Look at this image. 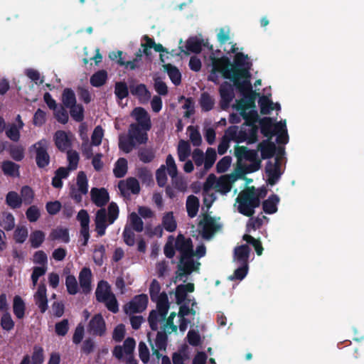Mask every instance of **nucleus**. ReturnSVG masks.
I'll use <instances>...</instances> for the list:
<instances>
[{"mask_svg":"<svg viewBox=\"0 0 364 364\" xmlns=\"http://www.w3.org/2000/svg\"><path fill=\"white\" fill-rule=\"evenodd\" d=\"M212 63V74L220 73L224 79L230 80L233 85L247 77L251 70L252 63L248 61V55L243 53H237L233 62L227 56L216 58L213 54L210 56Z\"/></svg>","mask_w":364,"mask_h":364,"instance_id":"obj_1","label":"nucleus"},{"mask_svg":"<svg viewBox=\"0 0 364 364\" xmlns=\"http://www.w3.org/2000/svg\"><path fill=\"white\" fill-rule=\"evenodd\" d=\"M250 70L247 77H241L233 85L243 96L237 105V109H248L255 107V100L259 94L252 90Z\"/></svg>","mask_w":364,"mask_h":364,"instance_id":"obj_2","label":"nucleus"},{"mask_svg":"<svg viewBox=\"0 0 364 364\" xmlns=\"http://www.w3.org/2000/svg\"><path fill=\"white\" fill-rule=\"evenodd\" d=\"M238 212L247 217L255 214V209L259 207L261 201L255 196V186H248L242 191L236 198Z\"/></svg>","mask_w":364,"mask_h":364,"instance_id":"obj_3","label":"nucleus"},{"mask_svg":"<svg viewBox=\"0 0 364 364\" xmlns=\"http://www.w3.org/2000/svg\"><path fill=\"white\" fill-rule=\"evenodd\" d=\"M107 214L105 208H100L96 213L95 218V230L100 237L105 234L108 225H112L119 216V208L117 203L111 202L107 208Z\"/></svg>","mask_w":364,"mask_h":364,"instance_id":"obj_4","label":"nucleus"},{"mask_svg":"<svg viewBox=\"0 0 364 364\" xmlns=\"http://www.w3.org/2000/svg\"><path fill=\"white\" fill-rule=\"evenodd\" d=\"M154 301L156 302V309L151 311L148 317L149 326L152 331L158 329L159 322L165 321L169 309L168 299L166 292L161 293L159 298Z\"/></svg>","mask_w":364,"mask_h":364,"instance_id":"obj_5","label":"nucleus"},{"mask_svg":"<svg viewBox=\"0 0 364 364\" xmlns=\"http://www.w3.org/2000/svg\"><path fill=\"white\" fill-rule=\"evenodd\" d=\"M36 151V163L39 168L48 166L50 161V157L48 153V142L46 139H42L33 145Z\"/></svg>","mask_w":364,"mask_h":364,"instance_id":"obj_6","label":"nucleus"},{"mask_svg":"<svg viewBox=\"0 0 364 364\" xmlns=\"http://www.w3.org/2000/svg\"><path fill=\"white\" fill-rule=\"evenodd\" d=\"M87 332L94 337H103L107 332L106 322L101 314H95L87 326Z\"/></svg>","mask_w":364,"mask_h":364,"instance_id":"obj_7","label":"nucleus"},{"mask_svg":"<svg viewBox=\"0 0 364 364\" xmlns=\"http://www.w3.org/2000/svg\"><path fill=\"white\" fill-rule=\"evenodd\" d=\"M148 302L149 298L146 294H141L136 295L124 305V312L127 314L141 313L146 309Z\"/></svg>","mask_w":364,"mask_h":364,"instance_id":"obj_8","label":"nucleus"},{"mask_svg":"<svg viewBox=\"0 0 364 364\" xmlns=\"http://www.w3.org/2000/svg\"><path fill=\"white\" fill-rule=\"evenodd\" d=\"M281 161L279 156H277L274 163L270 161H267L265 166V173L267 176V183L270 186H274L279 181L282 173L280 171Z\"/></svg>","mask_w":364,"mask_h":364,"instance_id":"obj_9","label":"nucleus"},{"mask_svg":"<svg viewBox=\"0 0 364 364\" xmlns=\"http://www.w3.org/2000/svg\"><path fill=\"white\" fill-rule=\"evenodd\" d=\"M176 249L180 252L181 256L184 257H193L194 252L193 249V242L191 238H186L182 234H179L175 242Z\"/></svg>","mask_w":364,"mask_h":364,"instance_id":"obj_10","label":"nucleus"},{"mask_svg":"<svg viewBox=\"0 0 364 364\" xmlns=\"http://www.w3.org/2000/svg\"><path fill=\"white\" fill-rule=\"evenodd\" d=\"M203 225L202 236L203 238L209 240L215 232L221 228L215 219L208 215H205L203 220L200 222L199 225Z\"/></svg>","mask_w":364,"mask_h":364,"instance_id":"obj_11","label":"nucleus"},{"mask_svg":"<svg viewBox=\"0 0 364 364\" xmlns=\"http://www.w3.org/2000/svg\"><path fill=\"white\" fill-rule=\"evenodd\" d=\"M132 116L134 117L137 123L144 131H149L151 128L150 116L146 110L141 107H136L132 112Z\"/></svg>","mask_w":364,"mask_h":364,"instance_id":"obj_12","label":"nucleus"},{"mask_svg":"<svg viewBox=\"0 0 364 364\" xmlns=\"http://www.w3.org/2000/svg\"><path fill=\"white\" fill-rule=\"evenodd\" d=\"M55 145L62 152L67 151L72 146V140L69 134L63 131H56L53 136Z\"/></svg>","mask_w":364,"mask_h":364,"instance_id":"obj_13","label":"nucleus"},{"mask_svg":"<svg viewBox=\"0 0 364 364\" xmlns=\"http://www.w3.org/2000/svg\"><path fill=\"white\" fill-rule=\"evenodd\" d=\"M147 131L136 123H132L128 129V136L139 144H146L148 141Z\"/></svg>","mask_w":364,"mask_h":364,"instance_id":"obj_14","label":"nucleus"},{"mask_svg":"<svg viewBox=\"0 0 364 364\" xmlns=\"http://www.w3.org/2000/svg\"><path fill=\"white\" fill-rule=\"evenodd\" d=\"M177 277H182L190 274L196 269L193 257L181 256L179 264H178Z\"/></svg>","mask_w":364,"mask_h":364,"instance_id":"obj_15","label":"nucleus"},{"mask_svg":"<svg viewBox=\"0 0 364 364\" xmlns=\"http://www.w3.org/2000/svg\"><path fill=\"white\" fill-rule=\"evenodd\" d=\"M222 108L228 107L235 97L232 85L228 82H223L219 87Z\"/></svg>","mask_w":364,"mask_h":364,"instance_id":"obj_16","label":"nucleus"},{"mask_svg":"<svg viewBox=\"0 0 364 364\" xmlns=\"http://www.w3.org/2000/svg\"><path fill=\"white\" fill-rule=\"evenodd\" d=\"M91 200L97 207H103L109 200V193L105 188H92L90 191Z\"/></svg>","mask_w":364,"mask_h":364,"instance_id":"obj_17","label":"nucleus"},{"mask_svg":"<svg viewBox=\"0 0 364 364\" xmlns=\"http://www.w3.org/2000/svg\"><path fill=\"white\" fill-rule=\"evenodd\" d=\"M118 188L123 196L126 195L127 191H130L133 194H138L140 191L139 183L134 177L127 178L126 181H120L118 183Z\"/></svg>","mask_w":364,"mask_h":364,"instance_id":"obj_18","label":"nucleus"},{"mask_svg":"<svg viewBox=\"0 0 364 364\" xmlns=\"http://www.w3.org/2000/svg\"><path fill=\"white\" fill-rule=\"evenodd\" d=\"M235 156L237 157L238 161L242 160L246 161H255L258 156L257 151L254 149H249L244 146H236L235 148Z\"/></svg>","mask_w":364,"mask_h":364,"instance_id":"obj_19","label":"nucleus"},{"mask_svg":"<svg viewBox=\"0 0 364 364\" xmlns=\"http://www.w3.org/2000/svg\"><path fill=\"white\" fill-rule=\"evenodd\" d=\"M257 149L260 151L262 159H268L274 156L277 146L271 139H267L258 144Z\"/></svg>","mask_w":364,"mask_h":364,"instance_id":"obj_20","label":"nucleus"},{"mask_svg":"<svg viewBox=\"0 0 364 364\" xmlns=\"http://www.w3.org/2000/svg\"><path fill=\"white\" fill-rule=\"evenodd\" d=\"M112 294L111 287L107 281L101 280L98 282L95 290V297L98 302L106 301Z\"/></svg>","mask_w":364,"mask_h":364,"instance_id":"obj_21","label":"nucleus"},{"mask_svg":"<svg viewBox=\"0 0 364 364\" xmlns=\"http://www.w3.org/2000/svg\"><path fill=\"white\" fill-rule=\"evenodd\" d=\"M0 168L5 176L18 178L20 176V165L10 160H5L0 164Z\"/></svg>","mask_w":364,"mask_h":364,"instance_id":"obj_22","label":"nucleus"},{"mask_svg":"<svg viewBox=\"0 0 364 364\" xmlns=\"http://www.w3.org/2000/svg\"><path fill=\"white\" fill-rule=\"evenodd\" d=\"M195 286L193 283L179 284L176 288L175 296L177 304H181L186 300L188 293L193 292Z\"/></svg>","mask_w":364,"mask_h":364,"instance_id":"obj_23","label":"nucleus"},{"mask_svg":"<svg viewBox=\"0 0 364 364\" xmlns=\"http://www.w3.org/2000/svg\"><path fill=\"white\" fill-rule=\"evenodd\" d=\"M259 123L260 132L267 139H272V137L275 135V132L274 131V122L272 118L264 117L259 119Z\"/></svg>","mask_w":364,"mask_h":364,"instance_id":"obj_24","label":"nucleus"},{"mask_svg":"<svg viewBox=\"0 0 364 364\" xmlns=\"http://www.w3.org/2000/svg\"><path fill=\"white\" fill-rule=\"evenodd\" d=\"M92 272L90 268L84 267L79 274V282L84 294H87L91 290Z\"/></svg>","mask_w":364,"mask_h":364,"instance_id":"obj_25","label":"nucleus"},{"mask_svg":"<svg viewBox=\"0 0 364 364\" xmlns=\"http://www.w3.org/2000/svg\"><path fill=\"white\" fill-rule=\"evenodd\" d=\"M203 40L198 39L196 37H190L186 41V48L187 51L184 50L183 46H180L179 49L181 53L186 55L188 54V51L194 53H200L202 50Z\"/></svg>","mask_w":364,"mask_h":364,"instance_id":"obj_26","label":"nucleus"},{"mask_svg":"<svg viewBox=\"0 0 364 364\" xmlns=\"http://www.w3.org/2000/svg\"><path fill=\"white\" fill-rule=\"evenodd\" d=\"M250 249L247 245H242L235 248L234 258L237 264H248Z\"/></svg>","mask_w":364,"mask_h":364,"instance_id":"obj_27","label":"nucleus"},{"mask_svg":"<svg viewBox=\"0 0 364 364\" xmlns=\"http://www.w3.org/2000/svg\"><path fill=\"white\" fill-rule=\"evenodd\" d=\"M279 203V198L276 194H272L269 196L267 200H264L262 203L263 211L267 214L275 213L278 208L277 205Z\"/></svg>","mask_w":364,"mask_h":364,"instance_id":"obj_28","label":"nucleus"},{"mask_svg":"<svg viewBox=\"0 0 364 364\" xmlns=\"http://www.w3.org/2000/svg\"><path fill=\"white\" fill-rule=\"evenodd\" d=\"M129 90L132 95L137 97L140 100H147L151 97V93L144 84L130 85Z\"/></svg>","mask_w":364,"mask_h":364,"instance_id":"obj_29","label":"nucleus"},{"mask_svg":"<svg viewBox=\"0 0 364 364\" xmlns=\"http://www.w3.org/2000/svg\"><path fill=\"white\" fill-rule=\"evenodd\" d=\"M26 304L23 299L18 295H16L13 299V312L16 317L22 319L25 316Z\"/></svg>","mask_w":364,"mask_h":364,"instance_id":"obj_30","label":"nucleus"},{"mask_svg":"<svg viewBox=\"0 0 364 364\" xmlns=\"http://www.w3.org/2000/svg\"><path fill=\"white\" fill-rule=\"evenodd\" d=\"M163 67L171 82L176 86L179 85L181 82V74L178 68L171 63L165 64Z\"/></svg>","mask_w":364,"mask_h":364,"instance_id":"obj_31","label":"nucleus"},{"mask_svg":"<svg viewBox=\"0 0 364 364\" xmlns=\"http://www.w3.org/2000/svg\"><path fill=\"white\" fill-rule=\"evenodd\" d=\"M240 111V116L245 119L243 125L248 127L257 126L256 123L259 121L258 113L256 110H250L247 112V109H239Z\"/></svg>","mask_w":364,"mask_h":364,"instance_id":"obj_32","label":"nucleus"},{"mask_svg":"<svg viewBox=\"0 0 364 364\" xmlns=\"http://www.w3.org/2000/svg\"><path fill=\"white\" fill-rule=\"evenodd\" d=\"M7 151L15 161H21L25 157V149L21 145L9 144Z\"/></svg>","mask_w":364,"mask_h":364,"instance_id":"obj_33","label":"nucleus"},{"mask_svg":"<svg viewBox=\"0 0 364 364\" xmlns=\"http://www.w3.org/2000/svg\"><path fill=\"white\" fill-rule=\"evenodd\" d=\"M17 118L19 119V127H18L16 124H12L5 132L6 136L14 142L19 141L21 136L20 129L23 126V123L20 119L19 115H18Z\"/></svg>","mask_w":364,"mask_h":364,"instance_id":"obj_34","label":"nucleus"},{"mask_svg":"<svg viewBox=\"0 0 364 364\" xmlns=\"http://www.w3.org/2000/svg\"><path fill=\"white\" fill-rule=\"evenodd\" d=\"M199 200L196 196H189L186 200V210L190 218H194L198 211Z\"/></svg>","mask_w":364,"mask_h":364,"instance_id":"obj_35","label":"nucleus"},{"mask_svg":"<svg viewBox=\"0 0 364 364\" xmlns=\"http://www.w3.org/2000/svg\"><path fill=\"white\" fill-rule=\"evenodd\" d=\"M50 237L53 240H62L65 243L70 241L69 231L67 228H58L51 231Z\"/></svg>","mask_w":364,"mask_h":364,"instance_id":"obj_36","label":"nucleus"},{"mask_svg":"<svg viewBox=\"0 0 364 364\" xmlns=\"http://www.w3.org/2000/svg\"><path fill=\"white\" fill-rule=\"evenodd\" d=\"M6 203L12 209L21 208L22 199L16 191H9L6 196Z\"/></svg>","mask_w":364,"mask_h":364,"instance_id":"obj_37","label":"nucleus"},{"mask_svg":"<svg viewBox=\"0 0 364 364\" xmlns=\"http://www.w3.org/2000/svg\"><path fill=\"white\" fill-rule=\"evenodd\" d=\"M63 106L66 108L71 107L76 104V97L74 91L70 88H65L62 94Z\"/></svg>","mask_w":364,"mask_h":364,"instance_id":"obj_38","label":"nucleus"},{"mask_svg":"<svg viewBox=\"0 0 364 364\" xmlns=\"http://www.w3.org/2000/svg\"><path fill=\"white\" fill-rule=\"evenodd\" d=\"M127 160L125 158H119L115 163L113 170L114 174L117 178L124 177L127 172Z\"/></svg>","mask_w":364,"mask_h":364,"instance_id":"obj_39","label":"nucleus"},{"mask_svg":"<svg viewBox=\"0 0 364 364\" xmlns=\"http://www.w3.org/2000/svg\"><path fill=\"white\" fill-rule=\"evenodd\" d=\"M162 225L164 229L169 232H172L176 230L177 224L173 217V212H168L165 213L162 218Z\"/></svg>","mask_w":364,"mask_h":364,"instance_id":"obj_40","label":"nucleus"},{"mask_svg":"<svg viewBox=\"0 0 364 364\" xmlns=\"http://www.w3.org/2000/svg\"><path fill=\"white\" fill-rule=\"evenodd\" d=\"M136 176L141 181L142 184L150 186L154 183L153 175L150 170L146 167H141L137 169Z\"/></svg>","mask_w":364,"mask_h":364,"instance_id":"obj_41","label":"nucleus"},{"mask_svg":"<svg viewBox=\"0 0 364 364\" xmlns=\"http://www.w3.org/2000/svg\"><path fill=\"white\" fill-rule=\"evenodd\" d=\"M107 79V73L102 70L94 73L90 77V84L95 87L102 86Z\"/></svg>","mask_w":364,"mask_h":364,"instance_id":"obj_42","label":"nucleus"},{"mask_svg":"<svg viewBox=\"0 0 364 364\" xmlns=\"http://www.w3.org/2000/svg\"><path fill=\"white\" fill-rule=\"evenodd\" d=\"M258 103L260 107V113L262 114H269L271 111L274 109V107H273L274 103L266 95L259 97Z\"/></svg>","mask_w":364,"mask_h":364,"instance_id":"obj_43","label":"nucleus"},{"mask_svg":"<svg viewBox=\"0 0 364 364\" xmlns=\"http://www.w3.org/2000/svg\"><path fill=\"white\" fill-rule=\"evenodd\" d=\"M136 142L128 135L127 137L120 136L119 139V148L126 154L130 153L135 147Z\"/></svg>","mask_w":364,"mask_h":364,"instance_id":"obj_44","label":"nucleus"},{"mask_svg":"<svg viewBox=\"0 0 364 364\" xmlns=\"http://www.w3.org/2000/svg\"><path fill=\"white\" fill-rule=\"evenodd\" d=\"M191 154V146L184 140H181L178 146V156L181 161H184Z\"/></svg>","mask_w":364,"mask_h":364,"instance_id":"obj_45","label":"nucleus"},{"mask_svg":"<svg viewBox=\"0 0 364 364\" xmlns=\"http://www.w3.org/2000/svg\"><path fill=\"white\" fill-rule=\"evenodd\" d=\"M138 157L141 162L148 164L154 160L155 158V153L152 149L144 147L139 150Z\"/></svg>","mask_w":364,"mask_h":364,"instance_id":"obj_46","label":"nucleus"},{"mask_svg":"<svg viewBox=\"0 0 364 364\" xmlns=\"http://www.w3.org/2000/svg\"><path fill=\"white\" fill-rule=\"evenodd\" d=\"M114 94L118 100H123L129 95V87L125 82H117L114 85Z\"/></svg>","mask_w":364,"mask_h":364,"instance_id":"obj_47","label":"nucleus"},{"mask_svg":"<svg viewBox=\"0 0 364 364\" xmlns=\"http://www.w3.org/2000/svg\"><path fill=\"white\" fill-rule=\"evenodd\" d=\"M214 100L208 92H203L200 98V105L203 111L208 112L214 107Z\"/></svg>","mask_w":364,"mask_h":364,"instance_id":"obj_48","label":"nucleus"},{"mask_svg":"<svg viewBox=\"0 0 364 364\" xmlns=\"http://www.w3.org/2000/svg\"><path fill=\"white\" fill-rule=\"evenodd\" d=\"M105 247L103 245H96L94 247L93 260L94 262L98 265H102L104 262V257L105 256Z\"/></svg>","mask_w":364,"mask_h":364,"instance_id":"obj_49","label":"nucleus"},{"mask_svg":"<svg viewBox=\"0 0 364 364\" xmlns=\"http://www.w3.org/2000/svg\"><path fill=\"white\" fill-rule=\"evenodd\" d=\"M70 109V114L71 117L77 122H80L84 119V107L80 104H75Z\"/></svg>","mask_w":364,"mask_h":364,"instance_id":"obj_50","label":"nucleus"},{"mask_svg":"<svg viewBox=\"0 0 364 364\" xmlns=\"http://www.w3.org/2000/svg\"><path fill=\"white\" fill-rule=\"evenodd\" d=\"M21 198L22 203L25 205H31L34 198V192L33 189L28 186H24L21 189Z\"/></svg>","mask_w":364,"mask_h":364,"instance_id":"obj_51","label":"nucleus"},{"mask_svg":"<svg viewBox=\"0 0 364 364\" xmlns=\"http://www.w3.org/2000/svg\"><path fill=\"white\" fill-rule=\"evenodd\" d=\"M31 364H43L44 362L43 348L38 345H35L33 348V353L31 357Z\"/></svg>","mask_w":364,"mask_h":364,"instance_id":"obj_52","label":"nucleus"},{"mask_svg":"<svg viewBox=\"0 0 364 364\" xmlns=\"http://www.w3.org/2000/svg\"><path fill=\"white\" fill-rule=\"evenodd\" d=\"M45 240V234L41 230L33 231L30 236L31 245L33 248L39 247Z\"/></svg>","mask_w":364,"mask_h":364,"instance_id":"obj_53","label":"nucleus"},{"mask_svg":"<svg viewBox=\"0 0 364 364\" xmlns=\"http://www.w3.org/2000/svg\"><path fill=\"white\" fill-rule=\"evenodd\" d=\"M77 186L79 191L85 195L88 192V183L87 176L84 171H80L77 176Z\"/></svg>","mask_w":364,"mask_h":364,"instance_id":"obj_54","label":"nucleus"},{"mask_svg":"<svg viewBox=\"0 0 364 364\" xmlns=\"http://www.w3.org/2000/svg\"><path fill=\"white\" fill-rule=\"evenodd\" d=\"M217 158L216 151L213 148H208L205 153V156H204V167L206 170H208L210 168Z\"/></svg>","mask_w":364,"mask_h":364,"instance_id":"obj_55","label":"nucleus"},{"mask_svg":"<svg viewBox=\"0 0 364 364\" xmlns=\"http://www.w3.org/2000/svg\"><path fill=\"white\" fill-rule=\"evenodd\" d=\"M242 239L255 248L257 255H261L262 254L264 249L259 240L255 239L250 235L247 234L244 235Z\"/></svg>","mask_w":364,"mask_h":364,"instance_id":"obj_56","label":"nucleus"},{"mask_svg":"<svg viewBox=\"0 0 364 364\" xmlns=\"http://www.w3.org/2000/svg\"><path fill=\"white\" fill-rule=\"evenodd\" d=\"M168 336L166 331H158L155 339V346L161 350H166L167 347Z\"/></svg>","mask_w":364,"mask_h":364,"instance_id":"obj_57","label":"nucleus"},{"mask_svg":"<svg viewBox=\"0 0 364 364\" xmlns=\"http://www.w3.org/2000/svg\"><path fill=\"white\" fill-rule=\"evenodd\" d=\"M132 228L137 232H141L144 229V223L141 218L134 212L129 215Z\"/></svg>","mask_w":364,"mask_h":364,"instance_id":"obj_58","label":"nucleus"},{"mask_svg":"<svg viewBox=\"0 0 364 364\" xmlns=\"http://www.w3.org/2000/svg\"><path fill=\"white\" fill-rule=\"evenodd\" d=\"M239 267L235 270L233 274L229 277L230 280H242L247 274L248 264H239Z\"/></svg>","mask_w":364,"mask_h":364,"instance_id":"obj_59","label":"nucleus"},{"mask_svg":"<svg viewBox=\"0 0 364 364\" xmlns=\"http://www.w3.org/2000/svg\"><path fill=\"white\" fill-rule=\"evenodd\" d=\"M53 111L54 117L58 122L63 124L68 123L69 116L66 110V107H64L62 105H60L55 110Z\"/></svg>","mask_w":364,"mask_h":364,"instance_id":"obj_60","label":"nucleus"},{"mask_svg":"<svg viewBox=\"0 0 364 364\" xmlns=\"http://www.w3.org/2000/svg\"><path fill=\"white\" fill-rule=\"evenodd\" d=\"M65 286L69 294L75 295L78 292V284L73 275H68L65 278Z\"/></svg>","mask_w":364,"mask_h":364,"instance_id":"obj_61","label":"nucleus"},{"mask_svg":"<svg viewBox=\"0 0 364 364\" xmlns=\"http://www.w3.org/2000/svg\"><path fill=\"white\" fill-rule=\"evenodd\" d=\"M231 188L232 186L230 181L225 177L220 178L215 185V188L217 189V191L223 194H226L228 192H230Z\"/></svg>","mask_w":364,"mask_h":364,"instance_id":"obj_62","label":"nucleus"},{"mask_svg":"<svg viewBox=\"0 0 364 364\" xmlns=\"http://www.w3.org/2000/svg\"><path fill=\"white\" fill-rule=\"evenodd\" d=\"M0 324L1 328L6 331H10L12 330L15 325L14 321H13L11 316L9 312H5L2 315Z\"/></svg>","mask_w":364,"mask_h":364,"instance_id":"obj_63","label":"nucleus"},{"mask_svg":"<svg viewBox=\"0 0 364 364\" xmlns=\"http://www.w3.org/2000/svg\"><path fill=\"white\" fill-rule=\"evenodd\" d=\"M28 237V230L25 226L17 227L14 232V239L16 243H23Z\"/></svg>","mask_w":364,"mask_h":364,"instance_id":"obj_64","label":"nucleus"}]
</instances>
